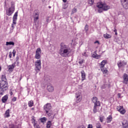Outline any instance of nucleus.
Segmentation results:
<instances>
[{
  "label": "nucleus",
  "mask_w": 128,
  "mask_h": 128,
  "mask_svg": "<svg viewBox=\"0 0 128 128\" xmlns=\"http://www.w3.org/2000/svg\"><path fill=\"white\" fill-rule=\"evenodd\" d=\"M72 52V49L68 46L66 45L64 43L62 42L60 44V49L59 54L63 58H68Z\"/></svg>",
  "instance_id": "nucleus-1"
},
{
  "label": "nucleus",
  "mask_w": 128,
  "mask_h": 128,
  "mask_svg": "<svg viewBox=\"0 0 128 128\" xmlns=\"http://www.w3.org/2000/svg\"><path fill=\"white\" fill-rule=\"evenodd\" d=\"M8 90V84L6 82V78L4 75H2V80L0 81V96H4Z\"/></svg>",
  "instance_id": "nucleus-2"
},
{
  "label": "nucleus",
  "mask_w": 128,
  "mask_h": 128,
  "mask_svg": "<svg viewBox=\"0 0 128 128\" xmlns=\"http://www.w3.org/2000/svg\"><path fill=\"white\" fill-rule=\"evenodd\" d=\"M96 6L98 8H100L98 10V12L100 13L102 12V10H110V6L106 5L105 3L102 4L101 2H98L96 4Z\"/></svg>",
  "instance_id": "nucleus-3"
},
{
  "label": "nucleus",
  "mask_w": 128,
  "mask_h": 128,
  "mask_svg": "<svg viewBox=\"0 0 128 128\" xmlns=\"http://www.w3.org/2000/svg\"><path fill=\"white\" fill-rule=\"evenodd\" d=\"M15 10V6H14V2H11V6L10 7L8 8V10L6 11V14L7 16H12V14H14Z\"/></svg>",
  "instance_id": "nucleus-4"
},
{
  "label": "nucleus",
  "mask_w": 128,
  "mask_h": 128,
  "mask_svg": "<svg viewBox=\"0 0 128 128\" xmlns=\"http://www.w3.org/2000/svg\"><path fill=\"white\" fill-rule=\"evenodd\" d=\"M41 54L42 49H40V48H38L36 51V54L34 56L35 58H36V60H40V58H41Z\"/></svg>",
  "instance_id": "nucleus-5"
},
{
  "label": "nucleus",
  "mask_w": 128,
  "mask_h": 128,
  "mask_svg": "<svg viewBox=\"0 0 128 128\" xmlns=\"http://www.w3.org/2000/svg\"><path fill=\"white\" fill-rule=\"evenodd\" d=\"M34 64L36 68H37L38 70H40L42 68V61H40V60H37L35 62Z\"/></svg>",
  "instance_id": "nucleus-6"
},
{
  "label": "nucleus",
  "mask_w": 128,
  "mask_h": 128,
  "mask_svg": "<svg viewBox=\"0 0 128 128\" xmlns=\"http://www.w3.org/2000/svg\"><path fill=\"white\" fill-rule=\"evenodd\" d=\"M120 2L124 8L128 10V0H120Z\"/></svg>",
  "instance_id": "nucleus-7"
},
{
  "label": "nucleus",
  "mask_w": 128,
  "mask_h": 128,
  "mask_svg": "<svg viewBox=\"0 0 128 128\" xmlns=\"http://www.w3.org/2000/svg\"><path fill=\"white\" fill-rule=\"evenodd\" d=\"M76 102L77 103L80 102H82V94L80 92H76Z\"/></svg>",
  "instance_id": "nucleus-8"
},
{
  "label": "nucleus",
  "mask_w": 128,
  "mask_h": 128,
  "mask_svg": "<svg viewBox=\"0 0 128 128\" xmlns=\"http://www.w3.org/2000/svg\"><path fill=\"white\" fill-rule=\"evenodd\" d=\"M44 110H46V112H48V110H50L52 108V105L50 104H47L44 106Z\"/></svg>",
  "instance_id": "nucleus-9"
},
{
  "label": "nucleus",
  "mask_w": 128,
  "mask_h": 128,
  "mask_svg": "<svg viewBox=\"0 0 128 128\" xmlns=\"http://www.w3.org/2000/svg\"><path fill=\"white\" fill-rule=\"evenodd\" d=\"M117 64L120 68H124V66H126V62L124 61H120L118 62Z\"/></svg>",
  "instance_id": "nucleus-10"
},
{
  "label": "nucleus",
  "mask_w": 128,
  "mask_h": 128,
  "mask_svg": "<svg viewBox=\"0 0 128 128\" xmlns=\"http://www.w3.org/2000/svg\"><path fill=\"white\" fill-rule=\"evenodd\" d=\"M16 62H14L12 65H9L8 67L9 72H12L14 68H16Z\"/></svg>",
  "instance_id": "nucleus-11"
},
{
  "label": "nucleus",
  "mask_w": 128,
  "mask_h": 128,
  "mask_svg": "<svg viewBox=\"0 0 128 128\" xmlns=\"http://www.w3.org/2000/svg\"><path fill=\"white\" fill-rule=\"evenodd\" d=\"M40 16V13L36 11L34 12L33 18H34V22H36L38 20V16Z\"/></svg>",
  "instance_id": "nucleus-12"
},
{
  "label": "nucleus",
  "mask_w": 128,
  "mask_h": 128,
  "mask_svg": "<svg viewBox=\"0 0 128 128\" xmlns=\"http://www.w3.org/2000/svg\"><path fill=\"white\" fill-rule=\"evenodd\" d=\"M92 101L94 102V104H100V102L98 100V98L96 96H94L92 99Z\"/></svg>",
  "instance_id": "nucleus-13"
},
{
  "label": "nucleus",
  "mask_w": 128,
  "mask_h": 128,
  "mask_svg": "<svg viewBox=\"0 0 128 128\" xmlns=\"http://www.w3.org/2000/svg\"><path fill=\"white\" fill-rule=\"evenodd\" d=\"M123 79H124V83L126 84H128V76L126 74H124L123 76Z\"/></svg>",
  "instance_id": "nucleus-14"
},
{
  "label": "nucleus",
  "mask_w": 128,
  "mask_h": 128,
  "mask_svg": "<svg viewBox=\"0 0 128 128\" xmlns=\"http://www.w3.org/2000/svg\"><path fill=\"white\" fill-rule=\"evenodd\" d=\"M18 20V12H15L13 18H12V21H13V24H16V20Z\"/></svg>",
  "instance_id": "nucleus-15"
},
{
  "label": "nucleus",
  "mask_w": 128,
  "mask_h": 128,
  "mask_svg": "<svg viewBox=\"0 0 128 128\" xmlns=\"http://www.w3.org/2000/svg\"><path fill=\"white\" fill-rule=\"evenodd\" d=\"M8 100V95L6 94L4 96H3L2 98V102L6 103V101Z\"/></svg>",
  "instance_id": "nucleus-16"
},
{
  "label": "nucleus",
  "mask_w": 128,
  "mask_h": 128,
  "mask_svg": "<svg viewBox=\"0 0 128 128\" xmlns=\"http://www.w3.org/2000/svg\"><path fill=\"white\" fill-rule=\"evenodd\" d=\"M96 106H100V103H98V104H94V107L93 109V112L94 114H96L98 112V110L96 109Z\"/></svg>",
  "instance_id": "nucleus-17"
},
{
  "label": "nucleus",
  "mask_w": 128,
  "mask_h": 128,
  "mask_svg": "<svg viewBox=\"0 0 128 128\" xmlns=\"http://www.w3.org/2000/svg\"><path fill=\"white\" fill-rule=\"evenodd\" d=\"M108 64V61L106 60H103L100 64V68L102 70L104 68V66L106 65V64Z\"/></svg>",
  "instance_id": "nucleus-18"
},
{
  "label": "nucleus",
  "mask_w": 128,
  "mask_h": 128,
  "mask_svg": "<svg viewBox=\"0 0 128 128\" xmlns=\"http://www.w3.org/2000/svg\"><path fill=\"white\" fill-rule=\"evenodd\" d=\"M122 126L123 128H128V122L127 120H124L122 122Z\"/></svg>",
  "instance_id": "nucleus-19"
},
{
  "label": "nucleus",
  "mask_w": 128,
  "mask_h": 128,
  "mask_svg": "<svg viewBox=\"0 0 128 128\" xmlns=\"http://www.w3.org/2000/svg\"><path fill=\"white\" fill-rule=\"evenodd\" d=\"M82 74V82H84L86 80V72H84V71L82 70L81 72Z\"/></svg>",
  "instance_id": "nucleus-20"
},
{
  "label": "nucleus",
  "mask_w": 128,
  "mask_h": 128,
  "mask_svg": "<svg viewBox=\"0 0 128 128\" xmlns=\"http://www.w3.org/2000/svg\"><path fill=\"white\" fill-rule=\"evenodd\" d=\"M47 90L48 92H52L54 90V86L49 85L47 86Z\"/></svg>",
  "instance_id": "nucleus-21"
},
{
  "label": "nucleus",
  "mask_w": 128,
  "mask_h": 128,
  "mask_svg": "<svg viewBox=\"0 0 128 128\" xmlns=\"http://www.w3.org/2000/svg\"><path fill=\"white\" fill-rule=\"evenodd\" d=\"M106 120L108 124H110L112 120V116H109L107 117Z\"/></svg>",
  "instance_id": "nucleus-22"
},
{
  "label": "nucleus",
  "mask_w": 128,
  "mask_h": 128,
  "mask_svg": "<svg viewBox=\"0 0 128 128\" xmlns=\"http://www.w3.org/2000/svg\"><path fill=\"white\" fill-rule=\"evenodd\" d=\"M104 38L108 39V38H112V35L109 34H104Z\"/></svg>",
  "instance_id": "nucleus-23"
},
{
  "label": "nucleus",
  "mask_w": 128,
  "mask_h": 128,
  "mask_svg": "<svg viewBox=\"0 0 128 128\" xmlns=\"http://www.w3.org/2000/svg\"><path fill=\"white\" fill-rule=\"evenodd\" d=\"M5 118H8L10 116V109L6 110L4 114Z\"/></svg>",
  "instance_id": "nucleus-24"
},
{
  "label": "nucleus",
  "mask_w": 128,
  "mask_h": 128,
  "mask_svg": "<svg viewBox=\"0 0 128 128\" xmlns=\"http://www.w3.org/2000/svg\"><path fill=\"white\" fill-rule=\"evenodd\" d=\"M6 46H14V42H6Z\"/></svg>",
  "instance_id": "nucleus-25"
},
{
  "label": "nucleus",
  "mask_w": 128,
  "mask_h": 128,
  "mask_svg": "<svg viewBox=\"0 0 128 128\" xmlns=\"http://www.w3.org/2000/svg\"><path fill=\"white\" fill-rule=\"evenodd\" d=\"M33 120H34V128H40V125L36 122V120L34 118H33Z\"/></svg>",
  "instance_id": "nucleus-26"
},
{
  "label": "nucleus",
  "mask_w": 128,
  "mask_h": 128,
  "mask_svg": "<svg viewBox=\"0 0 128 128\" xmlns=\"http://www.w3.org/2000/svg\"><path fill=\"white\" fill-rule=\"evenodd\" d=\"M28 106L30 108H32V106H34V101H32V100L29 101L28 102Z\"/></svg>",
  "instance_id": "nucleus-27"
},
{
  "label": "nucleus",
  "mask_w": 128,
  "mask_h": 128,
  "mask_svg": "<svg viewBox=\"0 0 128 128\" xmlns=\"http://www.w3.org/2000/svg\"><path fill=\"white\" fill-rule=\"evenodd\" d=\"M46 114L48 116H50L52 114V111L49 110L48 111V112H46Z\"/></svg>",
  "instance_id": "nucleus-28"
},
{
  "label": "nucleus",
  "mask_w": 128,
  "mask_h": 128,
  "mask_svg": "<svg viewBox=\"0 0 128 128\" xmlns=\"http://www.w3.org/2000/svg\"><path fill=\"white\" fill-rule=\"evenodd\" d=\"M68 4H64L62 6L63 10H66V8H68Z\"/></svg>",
  "instance_id": "nucleus-29"
},
{
  "label": "nucleus",
  "mask_w": 128,
  "mask_h": 128,
  "mask_svg": "<svg viewBox=\"0 0 128 128\" xmlns=\"http://www.w3.org/2000/svg\"><path fill=\"white\" fill-rule=\"evenodd\" d=\"M51 124H52V122L50 121H48L47 123L46 128H50Z\"/></svg>",
  "instance_id": "nucleus-30"
},
{
  "label": "nucleus",
  "mask_w": 128,
  "mask_h": 128,
  "mask_svg": "<svg viewBox=\"0 0 128 128\" xmlns=\"http://www.w3.org/2000/svg\"><path fill=\"white\" fill-rule=\"evenodd\" d=\"M84 59H80L78 60V64H84Z\"/></svg>",
  "instance_id": "nucleus-31"
},
{
  "label": "nucleus",
  "mask_w": 128,
  "mask_h": 128,
  "mask_svg": "<svg viewBox=\"0 0 128 128\" xmlns=\"http://www.w3.org/2000/svg\"><path fill=\"white\" fill-rule=\"evenodd\" d=\"M40 120L41 122H45L46 120V118H44V117L41 118L40 119Z\"/></svg>",
  "instance_id": "nucleus-32"
},
{
  "label": "nucleus",
  "mask_w": 128,
  "mask_h": 128,
  "mask_svg": "<svg viewBox=\"0 0 128 128\" xmlns=\"http://www.w3.org/2000/svg\"><path fill=\"white\" fill-rule=\"evenodd\" d=\"M120 112L122 114H126V110L124 109H122L120 110Z\"/></svg>",
  "instance_id": "nucleus-33"
},
{
  "label": "nucleus",
  "mask_w": 128,
  "mask_h": 128,
  "mask_svg": "<svg viewBox=\"0 0 128 128\" xmlns=\"http://www.w3.org/2000/svg\"><path fill=\"white\" fill-rule=\"evenodd\" d=\"M96 128H102V124H100V123L98 122L96 124Z\"/></svg>",
  "instance_id": "nucleus-34"
},
{
  "label": "nucleus",
  "mask_w": 128,
  "mask_h": 128,
  "mask_svg": "<svg viewBox=\"0 0 128 128\" xmlns=\"http://www.w3.org/2000/svg\"><path fill=\"white\" fill-rule=\"evenodd\" d=\"M122 106H118L117 108H116V110H118V112H120V110H122Z\"/></svg>",
  "instance_id": "nucleus-35"
},
{
  "label": "nucleus",
  "mask_w": 128,
  "mask_h": 128,
  "mask_svg": "<svg viewBox=\"0 0 128 128\" xmlns=\"http://www.w3.org/2000/svg\"><path fill=\"white\" fill-rule=\"evenodd\" d=\"M44 80L46 82L49 80H50V76H45L44 78Z\"/></svg>",
  "instance_id": "nucleus-36"
},
{
  "label": "nucleus",
  "mask_w": 128,
  "mask_h": 128,
  "mask_svg": "<svg viewBox=\"0 0 128 128\" xmlns=\"http://www.w3.org/2000/svg\"><path fill=\"white\" fill-rule=\"evenodd\" d=\"M88 4H94V0H88Z\"/></svg>",
  "instance_id": "nucleus-37"
},
{
  "label": "nucleus",
  "mask_w": 128,
  "mask_h": 128,
  "mask_svg": "<svg viewBox=\"0 0 128 128\" xmlns=\"http://www.w3.org/2000/svg\"><path fill=\"white\" fill-rule=\"evenodd\" d=\"M82 56H85L86 58H88V54H86V52L82 53Z\"/></svg>",
  "instance_id": "nucleus-38"
},
{
  "label": "nucleus",
  "mask_w": 128,
  "mask_h": 128,
  "mask_svg": "<svg viewBox=\"0 0 128 128\" xmlns=\"http://www.w3.org/2000/svg\"><path fill=\"white\" fill-rule=\"evenodd\" d=\"M76 12H77L76 8H74L72 10V14H74V13Z\"/></svg>",
  "instance_id": "nucleus-39"
},
{
  "label": "nucleus",
  "mask_w": 128,
  "mask_h": 128,
  "mask_svg": "<svg viewBox=\"0 0 128 128\" xmlns=\"http://www.w3.org/2000/svg\"><path fill=\"white\" fill-rule=\"evenodd\" d=\"M97 56H98V54H93L92 56V58H96V60H98V58H96Z\"/></svg>",
  "instance_id": "nucleus-40"
},
{
  "label": "nucleus",
  "mask_w": 128,
  "mask_h": 128,
  "mask_svg": "<svg viewBox=\"0 0 128 128\" xmlns=\"http://www.w3.org/2000/svg\"><path fill=\"white\" fill-rule=\"evenodd\" d=\"M101 70L103 74H106V72H108V70H104V68H102V70Z\"/></svg>",
  "instance_id": "nucleus-41"
},
{
  "label": "nucleus",
  "mask_w": 128,
  "mask_h": 128,
  "mask_svg": "<svg viewBox=\"0 0 128 128\" xmlns=\"http://www.w3.org/2000/svg\"><path fill=\"white\" fill-rule=\"evenodd\" d=\"M104 116H100V122H104Z\"/></svg>",
  "instance_id": "nucleus-42"
},
{
  "label": "nucleus",
  "mask_w": 128,
  "mask_h": 128,
  "mask_svg": "<svg viewBox=\"0 0 128 128\" xmlns=\"http://www.w3.org/2000/svg\"><path fill=\"white\" fill-rule=\"evenodd\" d=\"M84 30L86 32H88V26L86 25L85 26Z\"/></svg>",
  "instance_id": "nucleus-43"
},
{
  "label": "nucleus",
  "mask_w": 128,
  "mask_h": 128,
  "mask_svg": "<svg viewBox=\"0 0 128 128\" xmlns=\"http://www.w3.org/2000/svg\"><path fill=\"white\" fill-rule=\"evenodd\" d=\"M10 128H15L14 124H11L10 125Z\"/></svg>",
  "instance_id": "nucleus-44"
},
{
  "label": "nucleus",
  "mask_w": 128,
  "mask_h": 128,
  "mask_svg": "<svg viewBox=\"0 0 128 128\" xmlns=\"http://www.w3.org/2000/svg\"><path fill=\"white\" fill-rule=\"evenodd\" d=\"M16 50H14L12 52L13 56H16Z\"/></svg>",
  "instance_id": "nucleus-45"
},
{
  "label": "nucleus",
  "mask_w": 128,
  "mask_h": 128,
  "mask_svg": "<svg viewBox=\"0 0 128 128\" xmlns=\"http://www.w3.org/2000/svg\"><path fill=\"white\" fill-rule=\"evenodd\" d=\"M16 98L14 97V98H12V101H13V102H16Z\"/></svg>",
  "instance_id": "nucleus-46"
},
{
  "label": "nucleus",
  "mask_w": 128,
  "mask_h": 128,
  "mask_svg": "<svg viewBox=\"0 0 128 128\" xmlns=\"http://www.w3.org/2000/svg\"><path fill=\"white\" fill-rule=\"evenodd\" d=\"M88 128H92V125L90 124H89L88 125Z\"/></svg>",
  "instance_id": "nucleus-47"
},
{
  "label": "nucleus",
  "mask_w": 128,
  "mask_h": 128,
  "mask_svg": "<svg viewBox=\"0 0 128 128\" xmlns=\"http://www.w3.org/2000/svg\"><path fill=\"white\" fill-rule=\"evenodd\" d=\"M12 52H9V57L10 58H12Z\"/></svg>",
  "instance_id": "nucleus-48"
},
{
  "label": "nucleus",
  "mask_w": 128,
  "mask_h": 128,
  "mask_svg": "<svg viewBox=\"0 0 128 128\" xmlns=\"http://www.w3.org/2000/svg\"><path fill=\"white\" fill-rule=\"evenodd\" d=\"M78 128H86V127H84V126H78Z\"/></svg>",
  "instance_id": "nucleus-49"
},
{
  "label": "nucleus",
  "mask_w": 128,
  "mask_h": 128,
  "mask_svg": "<svg viewBox=\"0 0 128 128\" xmlns=\"http://www.w3.org/2000/svg\"><path fill=\"white\" fill-rule=\"evenodd\" d=\"M10 96H12L13 93H12V90H10Z\"/></svg>",
  "instance_id": "nucleus-50"
},
{
  "label": "nucleus",
  "mask_w": 128,
  "mask_h": 128,
  "mask_svg": "<svg viewBox=\"0 0 128 128\" xmlns=\"http://www.w3.org/2000/svg\"><path fill=\"white\" fill-rule=\"evenodd\" d=\"M114 32L115 33V34H118V33L116 32V29H115L114 30Z\"/></svg>",
  "instance_id": "nucleus-51"
},
{
  "label": "nucleus",
  "mask_w": 128,
  "mask_h": 128,
  "mask_svg": "<svg viewBox=\"0 0 128 128\" xmlns=\"http://www.w3.org/2000/svg\"><path fill=\"white\" fill-rule=\"evenodd\" d=\"M94 44H100V42H99L98 41V40H96V41L94 42Z\"/></svg>",
  "instance_id": "nucleus-52"
},
{
  "label": "nucleus",
  "mask_w": 128,
  "mask_h": 128,
  "mask_svg": "<svg viewBox=\"0 0 128 128\" xmlns=\"http://www.w3.org/2000/svg\"><path fill=\"white\" fill-rule=\"evenodd\" d=\"M96 58H98V59L100 58V55H98L97 54Z\"/></svg>",
  "instance_id": "nucleus-53"
},
{
  "label": "nucleus",
  "mask_w": 128,
  "mask_h": 128,
  "mask_svg": "<svg viewBox=\"0 0 128 128\" xmlns=\"http://www.w3.org/2000/svg\"><path fill=\"white\" fill-rule=\"evenodd\" d=\"M46 22H50V20L48 18H47Z\"/></svg>",
  "instance_id": "nucleus-54"
},
{
  "label": "nucleus",
  "mask_w": 128,
  "mask_h": 128,
  "mask_svg": "<svg viewBox=\"0 0 128 128\" xmlns=\"http://www.w3.org/2000/svg\"><path fill=\"white\" fill-rule=\"evenodd\" d=\"M14 22H12V28H14Z\"/></svg>",
  "instance_id": "nucleus-55"
},
{
  "label": "nucleus",
  "mask_w": 128,
  "mask_h": 128,
  "mask_svg": "<svg viewBox=\"0 0 128 128\" xmlns=\"http://www.w3.org/2000/svg\"><path fill=\"white\" fill-rule=\"evenodd\" d=\"M16 62H18V57H16Z\"/></svg>",
  "instance_id": "nucleus-56"
},
{
  "label": "nucleus",
  "mask_w": 128,
  "mask_h": 128,
  "mask_svg": "<svg viewBox=\"0 0 128 128\" xmlns=\"http://www.w3.org/2000/svg\"><path fill=\"white\" fill-rule=\"evenodd\" d=\"M64 2H66L68 0H62Z\"/></svg>",
  "instance_id": "nucleus-57"
},
{
  "label": "nucleus",
  "mask_w": 128,
  "mask_h": 128,
  "mask_svg": "<svg viewBox=\"0 0 128 128\" xmlns=\"http://www.w3.org/2000/svg\"><path fill=\"white\" fill-rule=\"evenodd\" d=\"M4 128H8V126H4Z\"/></svg>",
  "instance_id": "nucleus-58"
},
{
  "label": "nucleus",
  "mask_w": 128,
  "mask_h": 128,
  "mask_svg": "<svg viewBox=\"0 0 128 128\" xmlns=\"http://www.w3.org/2000/svg\"><path fill=\"white\" fill-rule=\"evenodd\" d=\"M22 76L20 77V80H22Z\"/></svg>",
  "instance_id": "nucleus-59"
},
{
  "label": "nucleus",
  "mask_w": 128,
  "mask_h": 128,
  "mask_svg": "<svg viewBox=\"0 0 128 128\" xmlns=\"http://www.w3.org/2000/svg\"><path fill=\"white\" fill-rule=\"evenodd\" d=\"M2 70V67L0 66V72Z\"/></svg>",
  "instance_id": "nucleus-60"
},
{
  "label": "nucleus",
  "mask_w": 128,
  "mask_h": 128,
  "mask_svg": "<svg viewBox=\"0 0 128 128\" xmlns=\"http://www.w3.org/2000/svg\"><path fill=\"white\" fill-rule=\"evenodd\" d=\"M4 4H5V6H6V2H4Z\"/></svg>",
  "instance_id": "nucleus-61"
},
{
  "label": "nucleus",
  "mask_w": 128,
  "mask_h": 128,
  "mask_svg": "<svg viewBox=\"0 0 128 128\" xmlns=\"http://www.w3.org/2000/svg\"><path fill=\"white\" fill-rule=\"evenodd\" d=\"M50 8V6H49Z\"/></svg>",
  "instance_id": "nucleus-62"
}]
</instances>
